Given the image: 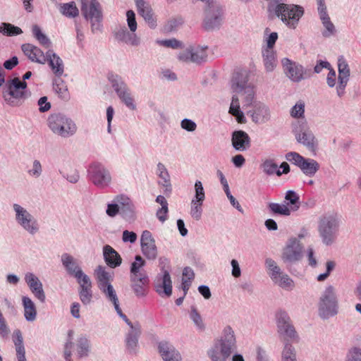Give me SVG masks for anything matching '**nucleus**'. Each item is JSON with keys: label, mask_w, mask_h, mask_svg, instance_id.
<instances>
[{"label": "nucleus", "mask_w": 361, "mask_h": 361, "mask_svg": "<svg viewBox=\"0 0 361 361\" xmlns=\"http://www.w3.org/2000/svg\"><path fill=\"white\" fill-rule=\"evenodd\" d=\"M130 287L137 298H144L147 294L148 276L130 277Z\"/></svg>", "instance_id": "c756f323"}, {"label": "nucleus", "mask_w": 361, "mask_h": 361, "mask_svg": "<svg viewBox=\"0 0 361 361\" xmlns=\"http://www.w3.org/2000/svg\"><path fill=\"white\" fill-rule=\"evenodd\" d=\"M189 317L192 321L197 330L202 331L205 329V325L203 319L195 306L191 307L189 312Z\"/></svg>", "instance_id": "4d7b16f0"}, {"label": "nucleus", "mask_w": 361, "mask_h": 361, "mask_svg": "<svg viewBox=\"0 0 361 361\" xmlns=\"http://www.w3.org/2000/svg\"><path fill=\"white\" fill-rule=\"evenodd\" d=\"M244 99V106H250L255 98V90L253 86H247L243 91L240 92Z\"/></svg>", "instance_id": "69168bd1"}, {"label": "nucleus", "mask_w": 361, "mask_h": 361, "mask_svg": "<svg viewBox=\"0 0 361 361\" xmlns=\"http://www.w3.org/2000/svg\"><path fill=\"white\" fill-rule=\"evenodd\" d=\"M324 30L322 32L324 37L328 38L334 36L336 32V29L334 23L331 22L329 16L320 19Z\"/></svg>", "instance_id": "5fc2aeb1"}, {"label": "nucleus", "mask_w": 361, "mask_h": 361, "mask_svg": "<svg viewBox=\"0 0 361 361\" xmlns=\"http://www.w3.org/2000/svg\"><path fill=\"white\" fill-rule=\"evenodd\" d=\"M157 175L160 178L159 184L165 188V191H171L170 176L164 164L159 162L157 165Z\"/></svg>", "instance_id": "ea45409f"}, {"label": "nucleus", "mask_w": 361, "mask_h": 361, "mask_svg": "<svg viewBox=\"0 0 361 361\" xmlns=\"http://www.w3.org/2000/svg\"><path fill=\"white\" fill-rule=\"evenodd\" d=\"M22 51L26 56L32 62L39 64H45L47 63V57L46 54L37 47L31 44H24L21 47Z\"/></svg>", "instance_id": "cd10ccee"}, {"label": "nucleus", "mask_w": 361, "mask_h": 361, "mask_svg": "<svg viewBox=\"0 0 361 361\" xmlns=\"http://www.w3.org/2000/svg\"><path fill=\"white\" fill-rule=\"evenodd\" d=\"M138 14L141 16L143 14L151 11L152 9L151 4L147 0H133Z\"/></svg>", "instance_id": "338daca9"}, {"label": "nucleus", "mask_w": 361, "mask_h": 361, "mask_svg": "<svg viewBox=\"0 0 361 361\" xmlns=\"http://www.w3.org/2000/svg\"><path fill=\"white\" fill-rule=\"evenodd\" d=\"M272 281L280 288L286 290H292L295 287L293 280L283 271Z\"/></svg>", "instance_id": "09e8293b"}, {"label": "nucleus", "mask_w": 361, "mask_h": 361, "mask_svg": "<svg viewBox=\"0 0 361 361\" xmlns=\"http://www.w3.org/2000/svg\"><path fill=\"white\" fill-rule=\"evenodd\" d=\"M284 199V203L289 206L292 212H296L300 208V196L295 191L290 190H288L286 192Z\"/></svg>", "instance_id": "8fccbe9b"}, {"label": "nucleus", "mask_w": 361, "mask_h": 361, "mask_svg": "<svg viewBox=\"0 0 361 361\" xmlns=\"http://www.w3.org/2000/svg\"><path fill=\"white\" fill-rule=\"evenodd\" d=\"M119 201L118 200V195L115 197L111 203H108L106 209V214L111 218H114L117 215H120L121 209Z\"/></svg>", "instance_id": "680f3d73"}, {"label": "nucleus", "mask_w": 361, "mask_h": 361, "mask_svg": "<svg viewBox=\"0 0 361 361\" xmlns=\"http://www.w3.org/2000/svg\"><path fill=\"white\" fill-rule=\"evenodd\" d=\"M53 89L55 93L62 99L68 100L69 99L68 87L63 80L56 79L53 82Z\"/></svg>", "instance_id": "3c124183"}, {"label": "nucleus", "mask_w": 361, "mask_h": 361, "mask_svg": "<svg viewBox=\"0 0 361 361\" xmlns=\"http://www.w3.org/2000/svg\"><path fill=\"white\" fill-rule=\"evenodd\" d=\"M293 133L298 142L306 147L310 151H314L318 141L310 130L307 120H298L291 124Z\"/></svg>", "instance_id": "9d476101"}, {"label": "nucleus", "mask_w": 361, "mask_h": 361, "mask_svg": "<svg viewBox=\"0 0 361 361\" xmlns=\"http://www.w3.org/2000/svg\"><path fill=\"white\" fill-rule=\"evenodd\" d=\"M232 145L233 148L239 152H244L250 147V137L243 130H235L232 134Z\"/></svg>", "instance_id": "c85d7f7f"}, {"label": "nucleus", "mask_w": 361, "mask_h": 361, "mask_svg": "<svg viewBox=\"0 0 361 361\" xmlns=\"http://www.w3.org/2000/svg\"><path fill=\"white\" fill-rule=\"evenodd\" d=\"M247 76L243 73H237L232 79V88L236 92H240L245 90L247 86H250L247 84Z\"/></svg>", "instance_id": "603ef678"}, {"label": "nucleus", "mask_w": 361, "mask_h": 361, "mask_svg": "<svg viewBox=\"0 0 361 361\" xmlns=\"http://www.w3.org/2000/svg\"><path fill=\"white\" fill-rule=\"evenodd\" d=\"M214 341L233 353L237 349L236 334L233 328L230 325H226L221 330L219 337Z\"/></svg>", "instance_id": "4be33fe9"}, {"label": "nucleus", "mask_w": 361, "mask_h": 361, "mask_svg": "<svg viewBox=\"0 0 361 361\" xmlns=\"http://www.w3.org/2000/svg\"><path fill=\"white\" fill-rule=\"evenodd\" d=\"M14 219L18 226L30 235H35L39 230L37 219L24 207L14 203L12 205Z\"/></svg>", "instance_id": "9b49d317"}, {"label": "nucleus", "mask_w": 361, "mask_h": 361, "mask_svg": "<svg viewBox=\"0 0 361 361\" xmlns=\"http://www.w3.org/2000/svg\"><path fill=\"white\" fill-rule=\"evenodd\" d=\"M59 173L64 178L71 183H76L80 179L78 171L71 164H68L66 167L60 169Z\"/></svg>", "instance_id": "de8ad7c7"}, {"label": "nucleus", "mask_w": 361, "mask_h": 361, "mask_svg": "<svg viewBox=\"0 0 361 361\" xmlns=\"http://www.w3.org/2000/svg\"><path fill=\"white\" fill-rule=\"evenodd\" d=\"M24 279L35 297L41 302H44L46 295L43 289L42 283L39 278L32 272H27L25 274Z\"/></svg>", "instance_id": "5701e85b"}, {"label": "nucleus", "mask_w": 361, "mask_h": 361, "mask_svg": "<svg viewBox=\"0 0 361 361\" xmlns=\"http://www.w3.org/2000/svg\"><path fill=\"white\" fill-rule=\"evenodd\" d=\"M247 115L253 123L257 125L267 123L271 121V113L269 107L264 103H255L252 109L247 111Z\"/></svg>", "instance_id": "6ab92c4d"}, {"label": "nucleus", "mask_w": 361, "mask_h": 361, "mask_svg": "<svg viewBox=\"0 0 361 361\" xmlns=\"http://www.w3.org/2000/svg\"><path fill=\"white\" fill-rule=\"evenodd\" d=\"M94 275L99 288L111 285L114 277L113 271H108L105 267L102 265L96 267L94 270Z\"/></svg>", "instance_id": "7c9ffc66"}, {"label": "nucleus", "mask_w": 361, "mask_h": 361, "mask_svg": "<svg viewBox=\"0 0 361 361\" xmlns=\"http://www.w3.org/2000/svg\"><path fill=\"white\" fill-rule=\"evenodd\" d=\"M233 352L214 341L213 344L207 351V355L211 361H227Z\"/></svg>", "instance_id": "393cba45"}, {"label": "nucleus", "mask_w": 361, "mask_h": 361, "mask_svg": "<svg viewBox=\"0 0 361 361\" xmlns=\"http://www.w3.org/2000/svg\"><path fill=\"white\" fill-rule=\"evenodd\" d=\"M265 266L267 269V274L271 281H274L283 272L277 263L271 258H267L265 259Z\"/></svg>", "instance_id": "864d4df0"}, {"label": "nucleus", "mask_w": 361, "mask_h": 361, "mask_svg": "<svg viewBox=\"0 0 361 361\" xmlns=\"http://www.w3.org/2000/svg\"><path fill=\"white\" fill-rule=\"evenodd\" d=\"M116 39L121 42L132 47H138L141 44L140 37L135 34L128 31L126 27L121 28L115 32Z\"/></svg>", "instance_id": "2f4dec72"}, {"label": "nucleus", "mask_w": 361, "mask_h": 361, "mask_svg": "<svg viewBox=\"0 0 361 361\" xmlns=\"http://www.w3.org/2000/svg\"><path fill=\"white\" fill-rule=\"evenodd\" d=\"M281 361H296V353L294 347L286 343L282 351Z\"/></svg>", "instance_id": "bf43d9fd"}, {"label": "nucleus", "mask_w": 361, "mask_h": 361, "mask_svg": "<svg viewBox=\"0 0 361 361\" xmlns=\"http://www.w3.org/2000/svg\"><path fill=\"white\" fill-rule=\"evenodd\" d=\"M46 57H47V62L54 74L57 77H61L64 72V65L62 59L51 50L46 52Z\"/></svg>", "instance_id": "72a5a7b5"}, {"label": "nucleus", "mask_w": 361, "mask_h": 361, "mask_svg": "<svg viewBox=\"0 0 361 361\" xmlns=\"http://www.w3.org/2000/svg\"><path fill=\"white\" fill-rule=\"evenodd\" d=\"M224 8L219 2L212 6L205 7L202 26L207 31H213L220 28L224 20Z\"/></svg>", "instance_id": "f8f14e48"}, {"label": "nucleus", "mask_w": 361, "mask_h": 361, "mask_svg": "<svg viewBox=\"0 0 361 361\" xmlns=\"http://www.w3.org/2000/svg\"><path fill=\"white\" fill-rule=\"evenodd\" d=\"M118 97L130 110L135 111L137 109L135 99L131 95L130 89L118 96Z\"/></svg>", "instance_id": "e2e57ef3"}, {"label": "nucleus", "mask_w": 361, "mask_h": 361, "mask_svg": "<svg viewBox=\"0 0 361 361\" xmlns=\"http://www.w3.org/2000/svg\"><path fill=\"white\" fill-rule=\"evenodd\" d=\"M23 315L27 322H34L37 318V308L35 302L28 296L22 297Z\"/></svg>", "instance_id": "c9c22d12"}, {"label": "nucleus", "mask_w": 361, "mask_h": 361, "mask_svg": "<svg viewBox=\"0 0 361 361\" xmlns=\"http://www.w3.org/2000/svg\"><path fill=\"white\" fill-rule=\"evenodd\" d=\"M339 225L340 221L336 215L326 214L319 218L317 231L324 245L329 246L336 241Z\"/></svg>", "instance_id": "0eeeda50"}, {"label": "nucleus", "mask_w": 361, "mask_h": 361, "mask_svg": "<svg viewBox=\"0 0 361 361\" xmlns=\"http://www.w3.org/2000/svg\"><path fill=\"white\" fill-rule=\"evenodd\" d=\"M140 246L143 255L149 260H154L157 257L158 250L150 231L145 230L140 238Z\"/></svg>", "instance_id": "aec40b11"}, {"label": "nucleus", "mask_w": 361, "mask_h": 361, "mask_svg": "<svg viewBox=\"0 0 361 361\" xmlns=\"http://www.w3.org/2000/svg\"><path fill=\"white\" fill-rule=\"evenodd\" d=\"M145 265V261L140 255H136L135 261L130 265V277H138L142 276H147L143 267Z\"/></svg>", "instance_id": "79ce46f5"}, {"label": "nucleus", "mask_w": 361, "mask_h": 361, "mask_svg": "<svg viewBox=\"0 0 361 361\" xmlns=\"http://www.w3.org/2000/svg\"><path fill=\"white\" fill-rule=\"evenodd\" d=\"M61 262L63 267L66 269L68 274L74 277L76 281H79L85 277L88 276L82 271L79 265L78 260L68 253H63L61 257Z\"/></svg>", "instance_id": "a211bd4d"}, {"label": "nucleus", "mask_w": 361, "mask_h": 361, "mask_svg": "<svg viewBox=\"0 0 361 361\" xmlns=\"http://www.w3.org/2000/svg\"><path fill=\"white\" fill-rule=\"evenodd\" d=\"M229 114L235 117L236 121L240 123H245L246 118L243 112L240 109L239 99L238 97L233 96L229 108Z\"/></svg>", "instance_id": "49530a36"}, {"label": "nucleus", "mask_w": 361, "mask_h": 361, "mask_svg": "<svg viewBox=\"0 0 361 361\" xmlns=\"http://www.w3.org/2000/svg\"><path fill=\"white\" fill-rule=\"evenodd\" d=\"M260 168L263 173L267 176H281V170L279 169L278 164L272 159H264L261 164Z\"/></svg>", "instance_id": "37998d69"}, {"label": "nucleus", "mask_w": 361, "mask_h": 361, "mask_svg": "<svg viewBox=\"0 0 361 361\" xmlns=\"http://www.w3.org/2000/svg\"><path fill=\"white\" fill-rule=\"evenodd\" d=\"M22 30L8 23H1V34L6 36H16L20 35Z\"/></svg>", "instance_id": "052dcab7"}, {"label": "nucleus", "mask_w": 361, "mask_h": 361, "mask_svg": "<svg viewBox=\"0 0 361 361\" xmlns=\"http://www.w3.org/2000/svg\"><path fill=\"white\" fill-rule=\"evenodd\" d=\"M103 256L104 262L111 269L119 267L122 263V258L118 252L109 245L103 247Z\"/></svg>", "instance_id": "473e14b6"}, {"label": "nucleus", "mask_w": 361, "mask_h": 361, "mask_svg": "<svg viewBox=\"0 0 361 361\" xmlns=\"http://www.w3.org/2000/svg\"><path fill=\"white\" fill-rule=\"evenodd\" d=\"M302 247L295 238H290L283 249L281 259L285 263H294L302 257Z\"/></svg>", "instance_id": "dca6fc26"}, {"label": "nucleus", "mask_w": 361, "mask_h": 361, "mask_svg": "<svg viewBox=\"0 0 361 361\" xmlns=\"http://www.w3.org/2000/svg\"><path fill=\"white\" fill-rule=\"evenodd\" d=\"M88 180L97 188L104 189L112 183V175L108 168L102 162L93 161L87 169Z\"/></svg>", "instance_id": "1a4fd4ad"}, {"label": "nucleus", "mask_w": 361, "mask_h": 361, "mask_svg": "<svg viewBox=\"0 0 361 361\" xmlns=\"http://www.w3.org/2000/svg\"><path fill=\"white\" fill-rule=\"evenodd\" d=\"M59 10L63 16L69 18H74L79 15V10L74 1L59 4Z\"/></svg>", "instance_id": "a18cd8bd"}, {"label": "nucleus", "mask_w": 361, "mask_h": 361, "mask_svg": "<svg viewBox=\"0 0 361 361\" xmlns=\"http://www.w3.org/2000/svg\"><path fill=\"white\" fill-rule=\"evenodd\" d=\"M32 33L35 37L39 41V42L46 47H49L51 42L49 38L42 32L40 27L35 25L32 27Z\"/></svg>", "instance_id": "0e129e2a"}, {"label": "nucleus", "mask_w": 361, "mask_h": 361, "mask_svg": "<svg viewBox=\"0 0 361 361\" xmlns=\"http://www.w3.org/2000/svg\"><path fill=\"white\" fill-rule=\"evenodd\" d=\"M207 46L190 45L178 53V59L185 63L201 64L207 60Z\"/></svg>", "instance_id": "4468645a"}, {"label": "nucleus", "mask_w": 361, "mask_h": 361, "mask_svg": "<svg viewBox=\"0 0 361 361\" xmlns=\"http://www.w3.org/2000/svg\"><path fill=\"white\" fill-rule=\"evenodd\" d=\"M121 209L120 216L126 221L135 220L136 216L135 206L133 202L126 195H118Z\"/></svg>", "instance_id": "b1692460"}, {"label": "nucleus", "mask_w": 361, "mask_h": 361, "mask_svg": "<svg viewBox=\"0 0 361 361\" xmlns=\"http://www.w3.org/2000/svg\"><path fill=\"white\" fill-rule=\"evenodd\" d=\"M74 331L69 330L68 338L64 345V359L66 361H72L71 355L75 349L79 358L87 357L91 351V343L89 336L86 334L78 336L75 341H73Z\"/></svg>", "instance_id": "423d86ee"}, {"label": "nucleus", "mask_w": 361, "mask_h": 361, "mask_svg": "<svg viewBox=\"0 0 361 361\" xmlns=\"http://www.w3.org/2000/svg\"><path fill=\"white\" fill-rule=\"evenodd\" d=\"M305 104L302 100L298 101L290 109V115L292 118L298 120H306L305 117Z\"/></svg>", "instance_id": "6e6d98bb"}, {"label": "nucleus", "mask_w": 361, "mask_h": 361, "mask_svg": "<svg viewBox=\"0 0 361 361\" xmlns=\"http://www.w3.org/2000/svg\"><path fill=\"white\" fill-rule=\"evenodd\" d=\"M47 124L54 134L65 139L73 136L78 130L75 121L61 113L51 114L48 118Z\"/></svg>", "instance_id": "39448f33"}, {"label": "nucleus", "mask_w": 361, "mask_h": 361, "mask_svg": "<svg viewBox=\"0 0 361 361\" xmlns=\"http://www.w3.org/2000/svg\"><path fill=\"white\" fill-rule=\"evenodd\" d=\"M278 333L285 340H294L297 338V333L291 323L287 312L279 311L276 314Z\"/></svg>", "instance_id": "2eb2a0df"}, {"label": "nucleus", "mask_w": 361, "mask_h": 361, "mask_svg": "<svg viewBox=\"0 0 361 361\" xmlns=\"http://www.w3.org/2000/svg\"><path fill=\"white\" fill-rule=\"evenodd\" d=\"M267 208L272 215L288 216L291 214V209L285 203L269 202Z\"/></svg>", "instance_id": "a19ab883"}, {"label": "nucleus", "mask_w": 361, "mask_h": 361, "mask_svg": "<svg viewBox=\"0 0 361 361\" xmlns=\"http://www.w3.org/2000/svg\"><path fill=\"white\" fill-rule=\"evenodd\" d=\"M109 81L116 93L117 96L121 95L126 91L129 90L128 85L121 76L117 74L111 73L108 76Z\"/></svg>", "instance_id": "58836bf2"}, {"label": "nucleus", "mask_w": 361, "mask_h": 361, "mask_svg": "<svg viewBox=\"0 0 361 361\" xmlns=\"http://www.w3.org/2000/svg\"><path fill=\"white\" fill-rule=\"evenodd\" d=\"M13 341L16 348L18 361H27L25 358V350L23 344V338L20 330L16 329L13 331Z\"/></svg>", "instance_id": "4c0bfd02"}, {"label": "nucleus", "mask_w": 361, "mask_h": 361, "mask_svg": "<svg viewBox=\"0 0 361 361\" xmlns=\"http://www.w3.org/2000/svg\"><path fill=\"white\" fill-rule=\"evenodd\" d=\"M1 95L8 106H19L30 97V92L26 82L21 81L19 78H14L5 82Z\"/></svg>", "instance_id": "f03ea898"}, {"label": "nucleus", "mask_w": 361, "mask_h": 361, "mask_svg": "<svg viewBox=\"0 0 361 361\" xmlns=\"http://www.w3.org/2000/svg\"><path fill=\"white\" fill-rule=\"evenodd\" d=\"M80 11L85 20L90 22L93 33L102 30V9L97 0H80Z\"/></svg>", "instance_id": "6e6552de"}, {"label": "nucleus", "mask_w": 361, "mask_h": 361, "mask_svg": "<svg viewBox=\"0 0 361 361\" xmlns=\"http://www.w3.org/2000/svg\"><path fill=\"white\" fill-rule=\"evenodd\" d=\"M130 327V330L126 336V345L128 351L131 354H135L138 349V338L141 334V327L138 322L132 323L126 317H121Z\"/></svg>", "instance_id": "f3484780"}, {"label": "nucleus", "mask_w": 361, "mask_h": 361, "mask_svg": "<svg viewBox=\"0 0 361 361\" xmlns=\"http://www.w3.org/2000/svg\"><path fill=\"white\" fill-rule=\"evenodd\" d=\"M326 76V84L330 88L336 87V94L339 98L345 94V88L350 80V71L343 56L338 59V84L336 85V71L331 68Z\"/></svg>", "instance_id": "20e7f679"}, {"label": "nucleus", "mask_w": 361, "mask_h": 361, "mask_svg": "<svg viewBox=\"0 0 361 361\" xmlns=\"http://www.w3.org/2000/svg\"><path fill=\"white\" fill-rule=\"evenodd\" d=\"M319 169L318 162L313 159H305L300 167L304 174L308 176H313Z\"/></svg>", "instance_id": "c03bdc74"}, {"label": "nucleus", "mask_w": 361, "mask_h": 361, "mask_svg": "<svg viewBox=\"0 0 361 361\" xmlns=\"http://www.w3.org/2000/svg\"><path fill=\"white\" fill-rule=\"evenodd\" d=\"M203 202L202 201L192 200L190 202V214L194 219L199 221L202 214V205Z\"/></svg>", "instance_id": "13d9d810"}, {"label": "nucleus", "mask_w": 361, "mask_h": 361, "mask_svg": "<svg viewBox=\"0 0 361 361\" xmlns=\"http://www.w3.org/2000/svg\"><path fill=\"white\" fill-rule=\"evenodd\" d=\"M159 264L162 274L160 276L161 284L160 286H157V291L159 293V288H163L165 295L170 296L172 293V281L169 274L170 261L165 257H161L159 259Z\"/></svg>", "instance_id": "412c9836"}, {"label": "nucleus", "mask_w": 361, "mask_h": 361, "mask_svg": "<svg viewBox=\"0 0 361 361\" xmlns=\"http://www.w3.org/2000/svg\"><path fill=\"white\" fill-rule=\"evenodd\" d=\"M79 284L78 295L84 305H90L92 301V281L89 276L77 281Z\"/></svg>", "instance_id": "bb28decb"}, {"label": "nucleus", "mask_w": 361, "mask_h": 361, "mask_svg": "<svg viewBox=\"0 0 361 361\" xmlns=\"http://www.w3.org/2000/svg\"><path fill=\"white\" fill-rule=\"evenodd\" d=\"M101 292L104 295L105 298L107 299L109 302L112 303L114 307V309L118 314V315L121 317H125L126 314H124L120 307L119 300L116 292L111 285H108L103 288H99Z\"/></svg>", "instance_id": "f704fd0d"}, {"label": "nucleus", "mask_w": 361, "mask_h": 361, "mask_svg": "<svg viewBox=\"0 0 361 361\" xmlns=\"http://www.w3.org/2000/svg\"><path fill=\"white\" fill-rule=\"evenodd\" d=\"M262 54L266 71L269 73L274 71L278 64L276 51L274 49H263Z\"/></svg>", "instance_id": "e433bc0d"}, {"label": "nucleus", "mask_w": 361, "mask_h": 361, "mask_svg": "<svg viewBox=\"0 0 361 361\" xmlns=\"http://www.w3.org/2000/svg\"><path fill=\"white\" fill-rule=\"evenodd\" d=\"M158 350L164 361H182L180 353L167 341L159 342Z\"/></svg>", "instance_id": "a878e982"}, {"label": "nucleus", "mask_w": 361, "mask_h": 361, "mask_svg": "<svg viewBox=\"0 0 361 361\" xmlns=\"http://www.w3.org/2000/svg\"><path fill=\"white\" fill-rule=\"evenodd\" d=\"M317 307L319 316L323 319H328L338 314V299L334 286L328 285L321 292Z\"/></svg>", "instance_id": "7ed1b4c3"}, {"label": "nucleus", "mask_w": 361, "mask_h": 361, "mask_svg": "<svg viewBox=\"0 0 361 361\" xmlns=\"http://www.w3.org/2000/svg\"><path fill=\"white\" fill-rule=\"evenodd\" d=\"M267 12L270 18L276 17L289 29H295L305 13L300 5L284 3H269Z\"/></svg>", "instance_id": "f257e3e1"}, {"label": "nucleus", "mask_w": 361, "mask_h": 361, "mask_svg": "<svg viewBox=\"0 0 361 361\" xmlns=\"http://www.w3.org/2000/svg\"><path fill=\"white\" fill-rule=\"evenodd\" d=\"M345 361H361V348L353 347L346 354Z\"/></svg>", "instance_id": "774afa93"}, {"label": "nucleus", "mask_w": 361, "mask_h": 361, "mask_svg": "<svg viewBox=\"0 0 361 361\" xmlns=\"http://www.w3.org/2000/svg\"><path fill=\"white\" fill-rule=\"evenodd\" d=\"M281 64L284 74L293 82L298 83L311 77L310 71L296 61L284 58Z\"/></svg>", "instance_id": "ddd939ff"}]
</instances>
